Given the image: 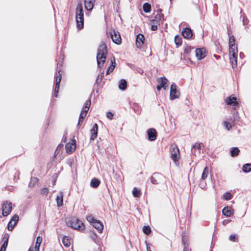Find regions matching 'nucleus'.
Wrapping results in <instances>:
<instances>
[{
  "mask_svg": "<svg viewBox=\"0 0 251 251\" xmlns=\"http://www.w3.org/2000/svg\"><path fill=\"white\" fill-rule=\"evenodd\" d=\"M107 54V47L106 44H101L98 49L97 54V61L98 67L103 66L106 59Z\"/></svg>",
  "mask_w": 251,
  "mask_h": 251,
  "instance_id": "f257e3e1",
  "label": "nucleus"
},
{
  "mask_svg": "<svg viewBox=\"0 0 251 251\" xmlns=\"http://www.w3.org/2000/svg\"><path fill=\"white\" fill-rule=\"evenodd\" d=\"M75 20L77 28L78 30L82 29L84 27V14L81 3H79L77 5L75 9Z\"/></svg>",
  "mask_w": 251,
  "mask_h": 251,
  "instance_id": "f03ea898",
  "label": "nucleus"
},
{
  "mask_svg": "<svg viewBox=\"0 0 251 251\" xmlns=\"http://www.w3.org/2000/svg\"><path fill=\"white\" fill-rule=\"evenodd\" d=\"M68 225L74 229L82 231L85 229V225L79 219L75 217L72 218L68 222Z\"/></svg>",
  "mask_w": 251,
  "mask_h": 251,
  "instance_id": "7ed1b4c3",
  "label": "nucleus"
},
{
  "mask_svg": "<svg viewBox=\"0 0 251 251\" xmlns=\"http://www.w3.org/2000/svg\"><path fill=\"white\" fill-rule=\"evenodd\" d=\"M151 182L153 184H159L162 183H166V178L161 174L154 173L150 177Z\"/></svg>",
  "mask_w": 251,
  "mask_h": 251,
  "instance_id": "20e7f679",
  "label": "nucleus"
},
{
  "mask_svg": "<svg viewBox=\"0 0 251 251\" xmlns=\"http://www.w3.org/2000/svg\"><path fill=\"white\" fill-rule=\"evenodd\" d=\"M91 105V100H88L86 101V102L84 103V105L83 106V108H82V110L81 111L79 118L78 122V126L82 124L83 120L85 116H86L87 113L88 111L89 110V109L90 108V106Z\"/></svg>",
  "mask_w": 251,
  "mask_h": 251,
  "instance_id": "39448f33",
  "label": "nucleus"
},
{
  "mask_svg": "<svg viewBox=\"0 0 251 251\" xmlns=\"http://www.w3.org/2000/svg\"><path fill=\"white\" fill-rule=\"evenodd\" d=\"M171 158L174 162L176 165L178 163L179 158V151L178 148L176 146H172L171 147Z\"/></svg>",
  "mask_w": 251,
  "mask_h": 251,
  "instance_id": "423d86ee",
  "label": "nucleus"
},
{
  "mask_svg": "<svg viewBox=\"0 0 251 251\" xmlns=\"http://www.w3.org/2000/svg\"><path fill=\"white\" fill-rule=\"evenodd\" d=\"M238 50L229 51L230 63L233 68H235L237 66Z\"/></svg>",
  "mask_w": 251,
  "mask_h": 251,
  "instance_id": "0eeeda50",
  "label": "nucleus"
},
{
  "mask_svg": "<svg viewBox=\"0 0 251 251\" xmlns=\"http://www.w3.org/2000/svg\"><path fill=\"white\" fill-rule=\"evenodd\" d=\"M12 210V203L8 201H5L2 205V215L7 216Z\"/></svg>",
  "mask_w": 251,
  "mask_h": 251,
  "instance_id": "6e6552de",
  "label": "nucleus"
},
{
  "mask_svg": "<svg viewBox=\"0 0 251 251\" xmlns=\"http://www.w3.org/2000/svg\"><path fill=\"white\" fill-rule=\"evenodd\" d=\"M158 85L157 86V89L160 91L162 88L166 89L168 87V80L165 77H161L157 79Z\"/></svg>",
  "mask_w": 251,
  "mask_h": 251,
  "instance_id": "1a4fd4ad",
  "label": "nucleus"
},
{
  "mask_svg": "<svg viewBox=\"0 0 251 251\" xmlns=\"http://www.w3.org/2000/svg\"><path fill=\"white\" fill-rule=\"evenodd\" d=\"M179 92L176 90V85L175 83H173L171 86L170 90V99L171 100H174L178 98Z\"/></svg>",
  "mask_w": 251,
  "mask_h": 251,
  "instance_id": "9d476101",
  "label": "nucleus"
},
{
  "mask_svg": "<svg viewBox=\"0 0 251 251\" xmlns=\"http://www.w3.org/2000/svg\"><path fill=\"white\" fill-rule=\"evenodd\" d=\"M111 38L114 43L116 44H120L121 43V38L119 32L113 30L110 34Z\"/></svg>",
  "mask_w": 251,
  "mask_h": 251,
  "instance_id": "9b49d317",
  "label": "nucleus"
},
{
  "mask_svg": "<svg viewBox=\"0 0 251 251\" xmlns=\"http://www.w3.org/2000/svg\"><path fill=\"white\" fill-rule=\"evenodd\" d=\"M61 70L59 69L58 71V74L55 76L56 80H55V87L54 89V96L55 97H57V94L58 93V90L59 88V85L61 80V74L60 73Z\"/></svg>",
  "mask_w": 251,
  "mask_h": 251,
  "instance_id": "f8f14e48",
  "label": "nucleus"
},
{
  "mask_svg": "<svg viewBox=\"0 0 251 251\" xmlns=\"http://www.w3.org/2000/svg\"><path fill=\"white\" fill-rule=\"evenodd\" d=\"M157 14L155 15L154 19L152 20L153 23H162L164 21V15L161 13L162 10L158 9L157 11Z\"/></svg>",
  "mask_w": 251,
  "mask_h": 251,
  "instance_id": "ddd939ff",
  "label": "nucleus"
},
{
  "mask_svg": "<svg viewBox=\"0 0 251 251\" xmlns=\"http://www.w3.org/2000/svg\"><path fill=\"white\" fill-rule=\"evenodd\" d=\"M76 145H75V140H72L71 142L67 143L66 145L65 149L66 151V152L68 154H71L72 153L75 149Z\"/></svg>",
  "mask_w": 251,
  "mask_h": 251,
  "instance_id": "4468645a",
  "label": "nucleus"
},
{
  "mask_svg": "<svg viewBox=\"0 0 251 251\" xmlns=\"http://www.w3.org/2000/svg\"><path fill=\"white\" fill-rule=\"evenodd\" d=\"M228 34L229 35V51L238 50L237 47L235 45L234 37L233 36H230L228 32Z\"/></svg>",
  "mask_w": 251,
  "mask_h": 251,
  "instance_id": "2eb2a0df",
  "label": "nucleus"
},
{
  "mask_svg": "<svg viewBox=\"0 0 251 251\" xmlns=\"http://www.w3.org/2000/svg\"><path fill=\"white\" fill-rule=\"evenodd\" d=\"M196 56L198 60H201L206 56L205 49L204 48L197 49L195 50Z\"/></svg>",
  "mask_w": 251,
  "mask_h": 251,
  "instance_id": "dca6fc26",
  "label": "nucleus"
},
{
  "mask_svg": "<svg viewBox=\"0 0 251 251\" xmlns=\"http://www.w3.org/2000/svg\"><path fill=\"white\" fill-rule=\"evenodd\" d=\"M226 102L227 104L232 105L235 109L237 106H238V103L237 101V98L234 97L230 96L226 98Z\"/></svg>",
  "mask_w": 251,
  "mask_h": 251,
  "instance_id": "f3484780",
  "label": "nucleus"
},
{
  "mask_svg": "<svg viewBox=\"0 0 251 251\" xmlns=\"http://www.w3.org/2000/svg\"><path fill=\"white\" fill-rule=\"evenodd\" d=\"M182 243L184 246L183 251H190L191 249L189 248L188 237L184 234L182 235Z\"/></svg>",
  "mask_w": 251,
  "mask_h": 251,
  "instance_id": "a211bd4d",
  "label": "nucleus"
},
{
  "mask_svg": "<svg viewBox=\"0 0 251 251\" xmlns=\"http://www.w3.org/2000/svg\"><path fill=\"white\" fill-rule=\"evenodd\" d=\"M148 139L153 141L156 138V131L154 128H150L147 130Z\"/></svg>",
  "mask_w": 251,
  "mask_h": 251,
  "instance_id": "6ab92c4d",
  "label": "nucleus"
},
{
  "mask_svg": "<svg viewBox=\"0 0 251 251\" xmlns=\"http://www.w3.org/2000/svg\"><path fill=\"white\" fill-rule=\"evenodd\" d=\"M96 0H84L85 8L88 11H91L95 3Z\"/></svg>",
  "mask_w": 251,
  "mask_h": 251,
  "instance_id": "aec40b11",
  "label": "nucleus"
},
{
  "mask_svg": "<svg viewBox=\"0 0 251 251\" xmlns=\"http://www.w3.org/2000/svg\"><path fill=\"white\" fill-rule=\"evenodd\" d=\"M98 130V126L97 124H95L92 128L91 129V140H94L97 137Z\"/></svg>",
  "mask_w": 251,
  "mask_h": 251,
  "instance_id": "412c9836",
  "label": "nucleus"
},
{
  "mask_svg": "<svg viewBox=\"0 0 251 251\" xmlns=\"http://www.w3.org/2000/svg\"><path fill=\"white\" fill-rule=\"evenodd\" d=\"M182 34L183 36L186 39H190L192 35V31L189 28L186 27L182 31Z\"/></svg>",
  "mask_w": 251,
  "mask_h": 251,
  "instance_id": "4be33fe9",
  "label": "nucleus"
},
{
  "mask_svg": "<svg viewBox=\"0 0 251 251\" xmlns=\"http://www.w3.org/2000/svg\"><path fill=\"white\" fill-rule=\"evenodd\" d=\"M93 226L96 228L100 233L102 232L103 229V226L101 222L96 220L93 224Z\"/></svg>",
  "mask_w": 251,
  "mask_h": 251,
  "instance_id": "5701e85b",
  "label": "nucleus"
},
{
  "mask_svg": "<svg viewBox=\"0 0 251 251\" xmlns=\"http://www.w3.org/2000/svg\"><path fill=\"white\" fill-rule=\"evenodd\" d=\"M145 38L143 34H139L136 37V45L138 48L140 47L144 43Z\"/></svg>",
  "mask_w": 251,
  "mask_h": 251,
  "instance_id": "b1692460",
  "label": "nucleus"
},
{
  "mask_svg": "<svg viewBox=\"0 0 251 251\" xmlns=\"http://www.w3.org/2000/svg\"><path fill=\"white\" fill-rule=\"evenodd\" d=\"M222 212L223 214L226 217H230L233 214L231 208L229 206L224 207L222 210Z\"/></svg>",
  "mask_w": 251,
  "mask_h": 251,
  "instance_id": "393cba45",
  "label": "nucleus"
},
{
  "mask_svg": "<svg viewBox=\"0 0 251 251\" xmlns=\"http://www.w3.org/2000/svg\"><path fill=\"white\" fill-rule=\"evenodd\" d=\"M63 193L62 192H60L56 198L57 204L58 207H60L63 205Z\"/></svg>",
  "mask_w": 251,
  "mask_h": 251,
  "instance_id": "a878e982",
  "label": "nucleus"
},
{
  "mask_svg": "<svg viewBox=\"0 0 251 251\" xmlns=\"http://www.w3.org/2000/svg\"><path fill=\"white\" fill-rule=\"evenodd\" d=\"M111 65L109 66V67L108 68V69H107V70L106 71L107 75H109L111 72H112L115 67L116 63H115V60L114 57H113L111 60Z\"/></svg>",
  "mask_w": 251,
  "mask_h": 251,
  "instance_id": "bb28decb",
  "label": "nucleus"
},
{
  "mask_svg": "<svg viewBox=\"0 0 251 251\" xmlns=\"http://www.w3.org/2000/svg\"><path fill=\"white\" fill-rule=\"evenodd\" d=\"M119 88L122 90H125L127 87V82L125 79H122L119 82Z\"/></svg>",
  "mask_w": 251,
  "mask_h": 251,
  "instance_id": "cd10ccee",
  "label": "nucleus"
},
{
  "mask_svg": "<svg viewBox=\"0 0 251 251\" xmlns=\"http://www.w3.org/2000/svg\"><path fill=\"white\" fill-rule=\"evenodd\" d=\"M100 184V181L98 178H93L90 183V185L93 188H97Z\"/></svg>",
  "mask_w": 251,
  "mask_h": 251,
  "instance_id": "c85d7f7f",
  "label": "nucleus"
},
{
  "mask_svg": "<svg viewBox=\"0 0 251 251\" xmlns=\"http://www.w3.org/2000/svg\"><path fill=\"white\" fill-rule=\"evenodd\" d=\"M42 241V237L38 236L36 239V242L35 246V251H39L40 245Z\"/></svg>",
  "mask_w": 251,
  "mask_h": 251,
  "instance_id": "c756f323",
  "label": "nucleus"
},
{
  "mask_svg": "<svg viewBox=\"0 0 251 251\" xmlns=\"http://www.w3.org/2000/svg\"><path fill=\"white\" fill-rule=\"evenodd\" d=\"M201 150V144L198 143H196L192 147V152L194 154L196 155V150H198L200 152Z\"/></svg>",
  "mask_w": 251,
  "mask_h": 251,
  "instance_id": "7c9ffc66",
  "label": "nucleus"
},
{
  "mask_svg": "<svg viewBox=\"0 0 251 251\" xmlns=\"http://www.w3.org/2000/svg\"><path fill=\"white\" fill-rule=\"evenodd\" d=\"M239 149L237 147L232 148L230 150V154L232 157H235L239 154Z\"/></svg>",
  "mask_w": 251,
  "mask_h": 251,
  "instance_id": "2f4dec72",
  "label": "nucleus"
},
{
  "mask_svg": "<svg viewBox=\"0 0 251 251\" xmlns=\"http://www.w3.org/2000/svg\"><path fill=\"white\" fill-rule=\"evenodd\" d=\"M242 170L245 173H248L251 171V164L247 163L243 165Z\"/></svg>",
  "mask_w": 251,
  "mask_h": 251,
  "instance_id": "473e14b6",
  "label": "nucleus"
},
{
  "mask_svg": "<svg viewBox=\"0 0 251 251\" xmlns=\"http://www.w3.org/2000/svg\"><path fill=\"white\" fill-rule=\"evenodd\" d=\"M208 174H209L208 169L207 167H205L204 168V169H203V172H202V174L201 175L202 179H203V180L205 179L207 177Z\"/></svg>",
  "mask_w": 251,
  "mask_h": 251,
  "instance_id": "72a5a7b5",
  "label": "nucleus"
},
{
  "mask_svg": "<svg viewBox=\"0 0 251 251\" xmlns=\"http://www.w3.org/2000/svg\"><path fill=\"white\" fill-rule=\"evenodd\" d=\"M143 8L144 12L146 13H149L151 10V4L147 2L143 4Z\"/></svg>",
  "mask_w": 251,
  "mask_h": 251,
  "instance_id": "f704fd0d",
  "label": "nucleus"
},
{
  "mask_svg": "<svg viewBox=\"0 0 251 251\" xmlns=\"http://www.w3.org/2000/svg\"><path fill=\"white\" fill-rule=\"evenodd\" d=\"M38 182V179L36 177H31L30 181L29 183V186L30 187H34L35 185Z\"/></svg>",
  "mask_w": 251,
  "mask_h": 251,
  "instance_id": "c9c22d12",
  "label": "nucleus"
},
{
  "mask_svg": "<svg viewBox=\"0 0 251 251\" xmlns=\"http://www.w3.org/2000/svg\"><path fill=\"white\" fill-rule=\"evenodd\" d=\"M140 190L136 187H134L132 190L133 196L135 198H139L140 196Z\"/></svg>",
  "mask_w": 251,
  "mask_h": 251,
  "instance_id": "e433bc0d",
  "label": "nucleus"
},
{
  "mask_svg": "<svg viewBox=\"0 0 251 251\" xmlns=\"http://www.w3.org/2000/svg\"><path fill=\"white\" fill-rule=\"evenodd\" d=\"M62 243L64 246L69 247L70 245V242L68 237L64 236L62 239Z\"/></svg>",
  "mask_w": 251,
  "mask_h": 251,
  "instance_id": "4c0bfd02",
  "label": "nucleus"
},
{
  "mask_svg": "<svg viewBox=\"0 0 251 251\" xmlns=\"http://www.w3.org/2000/svg\"><path fill=\"white\" fill-rule=\"evenodd\" d=\"M8 238L6 237L0 248V251H6V249L8 245Z\"/></svg>",
  "mask_w": 251,
  "mask_h": 251,
  "instance_id": "58836bf2",
  "label": "nucleus"
},
{
  "mask_svg": "<svg viewBox=\"0 0 251 251\" xmlns=\"http://www.w3.org/2000/svg\"><path fill=\"white\" fill-rule=\"evenodd\" d=\"M232 197V194L229 192H226L223 195V198L224 200L228 201L231 199Z\"/></svg>",
  "mask_w": 251,
  "mask_h": 251,
  "instance_id": "ea45409f",
  "label": "nucleus"
},
{
  "mask_svg": "<svg viewBox=\"0 0 251 251\" xmlns=\"http://www.w3.org/2000/svg\"><path fill=\"white\" fill-rule=\"evenodd\" d=\"M63 145L61 144L58 146L56 150L54 152V156H57L58 154H59L60 151L63 149Z\"/></svg>",
  "mask_w": 251,
  "mask_h": 251,
  "instance_id": "a19ab883",
  "label": "nucleus"
},
{
  "mask_svg": "<svg viewBox=\"0 0 251 251\" xmlns=\"http://www.w3.org/2000/svg\"><path fill=\"white\" fill-rule=\"evenodd\" d=\"M143 231L146 234L149 235L151 232V229L149 226H145L143 227Z\"/></svg>",
  "mask_w": 251,
  "mask_h": 251,
  "instance_id": "79ce46f5",
  "label": "nucleus"
},
{
  "mask_svg": "<svg viewBox=\"0 0 251 251\" xmlns=\"http://www.w3.org/2000/svg\"><path fill=\"white\" fill-rule=\"evenodd\" d=\"M175 42L176 45H180L182 44V39L180 37L176 36L175 38Z\"/></svg>",
  "mask_w": 251,
  "mask_h": 251,
  "instance_id": "37998d69",
  "label": "nucleus"
},
{
  "mask_svg": "<svg viewBox=\"0 0 251 251\" xmlns=\"http://www.w3.org/2000/svg\"><path fill=\"white\" fill-rule=\"evenodd\" d=\"M229 239L233 242H237L238 240V236L237 234H231L230 235Z\"/></svg>",
  "mask_w": 251,
  "mask_h": 251,
  "instance_id": "c03bdc74",
  "label": "nucleus"
},
{
  "mask_svg": "<svg viewBox=\"0 0 251 251\" xmlns=\"http://www.w3.org/2000/svg\"><path fill=\"white\" fill-rule=\"evenodd\" d=\"M87 220L92 224L96 220L92 215H89L86 217Z\"/></svg>",
  "mask_w": 251,
  "mask_h": 251,
  "instance_id": "a18cd8bd",
  "label": "nucleus"
},
{
  "mask_svg": "<svg viewBox=\"0 0 251 251\" xmlns=\"http://www.w3.org/2000/svg\"><path fill=\"white\" fill-rule=\"evenodd\" d=\"M16 225V223L13 224L12 221H10L8 224V229L9 230H12Z\"/></svg>",
  "mask_w": 251,
  "mask_h": 251,
  "instance_id": "49530a36",
  "label": "nucleus"
},
{
  "mask_svg": "<svg viewBox=\"0 0 251 251\" xmlns=\"http://www.w3.org/2000/svg\"><path fill=\"white\" fill-rule=\"evenodd\" d=\"M91 238L95 243H97V235L95 232H92L91 233Z\"/></svg>",
  "mask_w": 251,
  "mask_h": 251,
  "instance_id": "de8ad7c7",
  "label": "nucleus"
},
{
  "mask_svg": "<svg viewBox=\"0 0 251 251\" xmlns=\"http://www.w3.org/2000/svg\"><path fill=\"white\" fill-rule=\"evenodd\" d=\"M103 76V73L102 72V73H101V74L100 75H99L98 76L97 78H96V82L98 83H100L101 81Z\"/></svg>",
  "mask_w": 251,
  "mask_h": 251,
  "instance_id": "09e8293b",
  "label": "nucleus"
},
{
  "mask_svg": "<svg viewBox=\"0 0 251 251\" xmlns=\"http://www.w3.org/2000/svg\"><path fill=\"white\" fill-rule=\"evenodd\" d=\"M18 220H19L18 216L17 215H15L14 216H13V217L12 218L10 221H12V223H13V222H14V223H16V224L17 222H18Z\"/></svg>",
  "mask_w": 251,
  "mask_h": 251,
  "instance_id": "8fccbe9b",
  "label": "nucleus"
},
{
  "mask_svg": "<svg viewBox=\"0 0 251 251\" xmlns=\"http://www.w3.org/2000/svg\"><path fill=\"white\" fill-rule=\"evenodd\" d=\"M191 49H193V48H191L190 46H187L184 50V52L186 53H189L190 52Z\"/></svg>",
  "mask_w": 251,
  "mask_h": 251,
  "instance_id": "3c124183",
  "label": "nucleus"
},
{
  "mask_svg": "<svg viewBox=\"0 0 251 251\" xmlns=\"http://www.w3.org/2000/svg\"><path fill=\"white\" fill-rule=\"evenodd\" d=\"M106 116L107 118L109 119L110 120H112L113 119V114L111 112H108L106 114Z\"/></svg>",
  "mask_w": 251,
  "mask_h": 251,
  "instance_id": "603ef678",
  "label": "nucleus"
},
{
  "mask_svg": "<svg viewBox=\"0 0 251 251\" xmlns=\"http://www.w3.org/2000/svg\"><path fill=\"white\" fill-rule=\"evenodd\" d=\"M41 193L44 195H47L48 193V189L47 188H44L41 189Z\"/></svg>",
  "mask_w": 251,
  "mask_h": 251,
  "instance_id": "864d4df0",
  "label": "nucleus"
},
{
  "mask_svg": "<svg viewBox=\"0 0 251 251\" xmlns=\"http://www.w3.org/2000/svg\"><path fill=\"white\" fill-rule=\"evenodd\" d=\"M225 125L228 130H229L231 128V125L228 122H225Z\"/></svg>",
  "mask_w": 251,
  "mask_h": 251,
  "instance_id": "5fc2aeb1",
  "label": "nucleus"
},
{
  "mask_svg": "<svg viewBox=\"0 0 251 251\" xmlns=\"http://www.w3.org/2000/svg\"><path fill=\"white\" fill-rule=\"evenodd\" d=\"M157 29V25H153L151 26V29L153 31H155Z\"/></svg>",
  "mask_w": 251,
  "mask_h": 251,
  "instance_id": "6e6d98bb",
  "label": "nucleus"
},
{
  "mask_svg": "<svg viewBox=\"0 0 251 251\" xmlns=\"http://www.w3.org/2000/svg\"><path fill=\"white\" fill-rule=\"evenodd\" d=\"M234 114V118L235 120H238V116H237V114H238V112L237 111H235V113L233 114Z\"/></svg>",
  "mask_w": 251,
  "mask_h": 251,
  "instance_id": "4d7b16f0",
  "label": "nucleus"
},
{
  "mask_svg": "<svg viewBox=\"0 0 251 251\" xmlns=\"http://www.w3.org/2000/svg\"><path fill=\"white\" fill-rule=\"evenodd\" d=\"M247 21H248L247 19H245L244 17L243 18V23L244 25L245 24L246 22L247 23Z\"/></svg>",
  "mask_w": 251,
  "mask_h": 251,
  "instance_id": "13d9d810",
  "label": "nucleus"
},
{
  "mask_svg": "<svg viewBox=\"0 0 251 251\" xmlns=\"http://www.w3.org/2000/svg\"><path fill=\"white\" fill-rule=\"evenodd\" d=\"M62 65V62H58L57 64V68L61 67Z\"/></svg>",
  "mask_w": 251,
  "mask_h": 251,
  "instance_id": "bf43d9fd",
  "label": "nucleus"
},
{
  "mask_svg": "<svg viewBox=\"0 0 251 251\" xmlns=\"http://www.w3.org/2000/svg\"><path fill=\"white\" fill-rule=\"evenodd\" d=\"M228 222V220H225L223 221V224H224V225H226V224H227Z\"/></svg>",
  "mask_w": 251,
  "mask_h": 251,
  "instance_id": "052dcab7",
  "label": "nucleus"
},
{
  "mask_svg": "<svg viewBox=\"0 0 251 251\" xmlns=\"http://www.w3.org/2000/svg\"><path fill=\"white\" fill-rule=\"evenodd\" d=\"M101 251V248H100V247H99L98 248V249L97 250V251Z\"/></svg>",
  "mask_w": 251,
  "mask_h": 251,
  "instance_id": "680f3d73",
  "label": "nucleus"
},
{
  "mask_svg": "<svg viewBox=\"0 0 251 251\" xmlns=\"http://www.w3.org/2000/svg\"><path fill=\"white\" fill-rule=\"evenodd\" d=\"M28 251H33V250L31 249V248H30Z\"/></svg>",
  "mask_w": 251,
  "mask_h": 251,
  "instance_id": "e2e57ef3",
  "label": "nucleus"
},
{
  "mask_svg": "<svg viewBox=\"0 0 251 251\" xmlns=\"http://www.w3.org/2000/svg\"><path fill=\"white\" fill-rule=\"evenodd\" d=\"M147 251H151V250H149L148 248L147 247Z\"/></svg>",
  "mask_w": 251,
  "mask_h": 251,
  "instance_id": "0e129e2a",
  "label": "nucleus"
},
{
  "mask_svg": "<svg viewBox=\"0 0 251 251\" xmlns=\"http://www.w3.org/2000/svg\"><path fill=\"white\" fill-rule=\"evenodd\" d=\"M172 0H170V1H172Z\"/></svg>",
  "mask_w": 251,
  "mask_h": 251,
  "instance_id": "69168bd1",
  "label": "nucleus"
}]
</instances>
